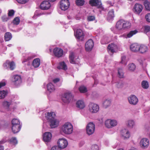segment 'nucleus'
<instances>
[{
    "label": "nucleus",
    "mask_w": 150,
    "mask_h": 150,
    "mask_svg": "<svg viewBox=\"0 0 150 150\" xmlns=\"http://www.w3.org/2000/svg\"><path fill=\"white\" fill-rule=\"evenodd\" d=\"M50 127L52 128H55L57 127L59 124V121L55 119H53L50 122Z\"/></svg>",
    "instance_id": "obj_24"
},
{
    "label": "nucleus",
    "mask_w": 150,
    "mask_h": 150,
    "mask_svg": "<svg viewBox=\"0 0 150 150\" xmlns=\"http://www.w3.org/2000/svg\"><path fill=\"white\" fill-rule=\"evenodd\" d=\"M124 72L122 69H119L118 70V75L120 78H123L124 77Z\"/></svg>",
    "instance_id": "obj_45"
},
{
    "label": "nucleus",
    "mask_w": 150,
    "mask_h": 150,
    "mask_svg": "<svg viewBox=\"0 0 150 150\" xmlns=\"http://www.w3.org/2000/svg\"><path fill=\"white\" fill-rule=\"evenodd\" d=\"M107 3L108 4L110 5L111 6H113V4H114V3H112L110 1H108Z\"/></svg>",
    "instance_id": "obj_63"
},
{
    "label": "nucleus",
    "mask_w": 150,
    "mask_h": 150,
    "mask_svg": "<svg viewBox=\"0 0 150 150\" xmlns=\"http://www.w3.org/2000/svg\"><path fill=\"white\" fill-rule=\"evenodd\" d=\"M138 32L136 30L130 31L127 34H124L121 36V37L124 38H129L132 37L134 35L136 34Z\"/></svg>",
    "instance_id": "obj_21"
},
{
    "label": "nucleus",
    "mask_w": 150,
    "mask_h": 150,
    "mask_svg": "<svg viewBox=\"0 0 150 150\" xmlns=\"http://www.w3.org/2000/svg\"><path fill=\"white\" fill-rule=\"evenodd\" d=\"M51 6V4L49 1H45L42 2L40 5V8L42 10H45L49 9Z\"/></svg>",
    "instance_id": "obj_18"
},
{
    "label": "nucleus",
    "mask_w": 150,
    "mask_h": 150,
    "mask_svg": "<svg viewBox=\"0 0 150 150\" xmlns=\"http://www.w3.org/2000/svg\"><path fill=\"white\" fill-rule=\"evenodd\" d=\"M111 101L110 99H107L105 100L103 102V107L105 108L110 106L111 104Z\"/></svg>",
    "instance_id": "obj_29"
},
{
    "label": "nucleus",
    "mask_w": 150,
    "mask_h": 150,
    "mask_svg": "<svg viewBox=\"0 0 150 150\" xmlns=\"http://www.w3.org/2000/svg\"><path fill=\"white\" fill-rule=\"evenodd\" d=\"M139 51L141 53H144L146 52L148 50L147 47L143 45H139Z\"/></svg>",
    "instance_id": "obj_26"
},
{
    "label": "nucleus",
    "mask_w": 150,
    "mask_h": 150,
    "mask_svg": "<svg viewBox=\"0 0 150 150\" xmlns=\"http://www.w3.org/2000/svg\"><path fill=\"white\" fill-rule=\"evenodd\" d=\"M89 4L92 6H96L98 8H100L101 7V3L100 0H90Z\"/></svg>",
    "instance_id": "obj_22"
},
{
    "label": "nucleus",
    "mask_w": 150,
    "mask_h": 150,
    "mask_svg": "<svg viewBox=\"0 0 150 150\" xmlns=\"http://www.w3.org/2000/svg\"><path fill=\"white\" fill-rule=\"evenodd\" d=\"M7 141V140L6 138L3 139L0 141V145H2V144H4Z\"/></svg>",
    "instance_id": "obj_59"
},
{
    "label": "nucleus",
    "mask_w": 150,
    "mask_h": 150,
    "mask_svg": "<svg viewBox=\"0 0 150 150\" xmlns=\"http://www.w3.org/2000/svg\"><path fill=\"white\" fill-rule=\"evenodd\" d=\"M139 45L137 43H134L131 45L130 49L133 52H136L139 51Z\"/></svg>",
    "instance_id": "obj_25"
},
{
    "label": "nucleus",
    "mask_w": 150,
    "mask_h": 150,
    "mask_svg": "<svg viewBox=\"0 0 150 150\" xmlns=\"http://www.w3.org/2000/svg\"><path fill=\"white\" fill-rule=\"evenodd\" d=\"M94 45V43L93 40L91 39L88 40L86 43L85 45V49L86 51H91Z\"/></svg>",
    "instance_id": "obj_16"
},
{
    "label": "nucleus",
    "mask_w": 150,
    "mask_h": 150,
    "mask_svg": "<svg viewBox=\"0 0 150 150\" xmlns=\"http://www.w3.org/2000/svg\"><path fill=\"white\" fill-rule=\"evenodd\" d=\"M117 121L115 119H108L105 122V127L108 129H111L116 126L117 125Z\"/></svg>",
    "instance_id": "obj_3"
},
{
    "label": "nucleus",
    "mask_w": 150,
    "mask_h": 150,
    "mask_svg": "<svg viewBox=\"0 0 150 150\" xmlns=\"http://www.w3.org/2000/svg\"><path fill=\"white\" fill-rule=\"evenodd\" d=\"M129 150H137V149L134 147H131Z\"/></svg>",
    "instance_id": "obj_64"
},
{
    "label": "nucleus",
    "mask_w": 150,
    "mask_h": 150,
    "mask_svg": "<svg viewBox=\"0 0 150 150\" xmlns=\"http://www.w3.org/2000/svg\"><path fill=\"white\" fill-rule=\"evenodd\" d=\"M51 150H62L58 146H53L51 149Z\"/></svg>",
    "instance_id": "obj_58"
},
{
    "label": "nucleus",
    "mask_w": 150,
    "mask_h": 150,
    "mask_svg": "<svg viewBox=\"0 0 150 150\" xmlns=\"http://www.w3.org/2000/svg\"><path fill=\"white\" fill-rule=\"evenodd\" d=\"M145 18L146 21L150 23V13H148L145 16Z\"/></svg>",
    "instance_id": "obj_53"
},
{
    "label": "nucleus",
    "mask_w": 150,
    "mask_h": 150,
    "mask_svg": "<svg viewBox=\"0 0 150 150\" xmlns=\"http://www.w3.org/2000/svg\"><path fill=\"white\" fill-rule=\"evenodd\" d=\"M11 104L10 102L6 101H4L2 102L3 106L7 110H9V108Z\"/></svg>",
    "instance_id": "obj_36"
},
{
    "label": "nucleus",
    "mask_w": 150,
    "mask_h": 150,
    "mask_svg": "<svg viewBox=\"0 0 150 150\" xmlns=\"http://www.w3.org/2000/svg\"><path fill=\"white\" fill-rule=\"evenodd\" d=\"M135 66L133 63L129 64L128 65V68L131 71H134L135 69Z\"/></svg>",
    "instance_id": "obj_47"
},
{
    "label": "nucleus",
    "mask_w": 150,
    "mask_h": 150,
    "mask_svg": "<svg viewBox=\"0 0 150 150\" xmlns=\"http://www.w3.org/2000/svg\"><path fill=\"white\" fill-rule=\"evenodd\" d=\"M73 130V126L70 122H67L62 125L60 129V132L62 134L69 135L71 134Z\"/></svg>",
    "instance_id": "obj_2"
},
{
    "label": "nucleus",
    "mask_w": 150,
    "mask_h": 150,
    "mask_svg": "<svg viewBox=\"0 0 150 150\" xmlns=\"http://www.w3.org/2000/svg\"><path fill=\"white\" fill-rule=\"evenodd\" d=\"M58 146L60 149H64L66 147L68 144L67 140L64 138H60L57 141Z\"/></svg>",
    "instance_id": "obj_8"
},
{
    "label": "nucleus",
    "mask_w": 150,
    "mask_h": 150,
    "mask_svg": "<svg viewBox=\"0 0 150 150\" xmlns=\"http://www.w3.org/2000/svg\"><path fill=\"white\" fill-rule=\"evenodd\" d=\"M12 81L13 84L16 86L20 85L22 83L21 76L18 75H14L12 78Z\"/></svg>",
    "instance_id": "obj_10"
},
{
    "label": "nucleus",
    "mask_w": 150,
    "mask_h": 150,
    "mask_svg": "<svg viewBox=\"0 0 150 150\" xmlns=\"http://www.w3.org/2000/svg\"><path fill=\"white\" fill-rule=\"evenodd\" d=\"M12 126L21 125L20 121L17 119H13L11 121Z\"/></svg>",
    "instance_id": "obj_40"
},
{
    "label": "nucleus",
    "mask_w": 150,
    "mask_h": 150,
    "mask_svg": "<svg viewBox=\"0 0 150 150\" xmlns=\"http://www.w3.org/2000/svg\"><path fill=\"white\" fill-rule=\"evenodd\" d=\"M99 110V106L96 104L91 103L88 105V110L92 113H96Z\"/></svg>",
    "instance_id": "obj_5"
},
{
    "label": "nucleus",
    "mask_w": 150,
    "mask_h": 150,
    "mask_svg": "<svg viewBox=\"0 0 150 150\" xmlns=\"http://www.w3.org/2000/svg\"><path fill=\"white\" fill-rule=\"evenodd\" d=\"M91 150H99V147L96 144L92 145L91 147Z\"/></svg>",
    "instance_id": "obj_52"
},
{
    "label": "nucleus",
    "mask_w": 150,
    "mask_h": 150,
    "mask_svg": "<svg viewBox=\"0 0 150 150\" xmlns=\"http://www.w3.org/2000/svg\"><path fill=\"white\" fill-rule=\"evenodd\" d=\"M13 23L14 24L18 25L20 23V19L18 17H16L14 19Z\"/></svg>",
    "instance_id": "obj_50"
},
{
    "label": "nucleus",
    "mask_w": 150,
    "mask_h": 150,
    "mask_svg": "<svg viewBox=\"0 0 150 150\" xmlns=\"http://www.w3.org/2000/svg\"><path fill=\"white\" fill-rule=\"evenodd\" d=\"M53 53L55 56L60 57L62 56L63 54V50L60 48H55L53 50Z\"/></svg>",
    "instance_id": "obj_20"
},
{
    "label": "nucleus",
    "mask_w": 150,
    "mask_h": 150,
    "mask_svg": "<svg viewBox=\"0 0 150 150\" xmlns=\"http://www.w3.org/2000/svg\"><path fill=\"white\" fill-rule=\"evenodd\" d=\"M144 33H146L150 31V26L146 25H145L142 28Z\"/></svg>",
    "instance_id": "obj_42"
},
{
    "label": "nucleus",
    "mask_w": 150,
    "mask_h": 150,
    "mask_svg": "<svg viewBox=\"0 0 150 150\" xmlns=\"http://www.w3.org/2000/svg\"><path fill=\"white\" fill-rule=\"evenodd\" d=\"M123 83L121 82H120L116 84L117 87L118 88H121L123 86Z\"/></svg>",
    "instance_id": "obj_55"
},
{
    "label": "nucleus",
    "mask_w": 150,
    "mask_h": 150,
    "mask_svg": "<svg viewBox=\"0 0 150 150\" xmlns=\"http://www.w3.org/2000/svg\"><path fill=\"white\" fill-rule=\"evenodd\" d=\"M8 142L11 145L15 146L18 144V141L16 137H13L9 139Z\"/></svg>",
    "instance_id": "obj_33"
},
{
    "label": "nucleus",
    "mask_w": 150,
    "mask_h": 150,
    "mask_svg": "<svg viewBox=\"0 0 150 150\" xmlns=\"http://www.w3.org/2000/svg\"><path fill=\"white\" fill-rule=\"evenodd\" d=\"M40 64V60L38 58L34 59L32 63V66L35 68L38 67Z\"/></svg>",
    "instance_id": "obj_28"
},
{
    "label": "nucleus",
    "mask_w": 150,
    "mask_h": 150,
    "mask_svg": "<svg viewBox=\"0 0 150 150\" xmlns=\"http://www.w3.org/2000/svg\"><path fill=\"white\" fill-rule=\"evenodd\" d=\"M42 14L40 13L39 11L37 10L35 11L34 15L33 16V18L34 19H35L36 18V17L40 16Z\"/></svg>",
    "instance_id": "obj_51"
},
{
    "label": "nucleus",
    "mask_w": 150,
    "mask_h": 150,
    "mask_svg": "<svg viewBox=\"0 0 150 150\" xmlns=\"http://www.w3.org/2000/svg\"><path fill=\"white\" fill-rule=\"evenodd\" d=\"M129 103L131 105H135L138 102V99L137 97L134 95H131L128 98Z\"/></svg>",
    "instance_id": "obj_13"
},
{
    "label": "nucleus",
    "mask_w": 150,
    "mask_h": 150,
    "mask_svg": "<svg viewBox=\"0 0 150 150\" xmlns=\"http://www.w3.org/2000/svg\"><path fill=\"white\" fill-rule=\"evenodd\" d=\"M84 0H76V4L79 6H82L84 4Z\"/></svg>",
    "instance_id": "obj_49"
},
{
    "label": "nucleus",
    "mask_w": 150,
    "mask_h": 150,
    "mask_svg": "<svg viewBox=\"0 0 150 150\" xmlns=\"http://www.w3.org/2000/svg\"><path fill=\"white\" fill-rule=\"evenodd\" d=\"M6 85V83L5 82H0V88L2 87L5 86Z\"/></svg>",
    "instance_id": "obj_62"
},
{
    "label": "nucleus",
    "mask_w": 150,
    "mask_h": 150,
    "mask_svg": "<svg viewBox=\"0 0 150 150\" xmlns=\"http://www.w3.org/2000/svg\"><path fill=\"white\" fill-rule=\"evenodd\" d=\"M109 52L113 53L117 52L119 49V47L114 43L109 44L108 47Z\"/></svg>",
    "instance_id": "obj_14"
},
{
    "label": "nucleus",
    "mask_w": 150,
    "mask_h": 150,
    "mask_svg": "<svg viewBox=\"0 0 150 150\" xmlns=\"http://www.w3.org/2000/svg\"><path fill=\"white\" fill-rule=\"evenodd\" d=\"M73 96L70 92H68L64 93L62 96V100L66 103H68L73 100Z\"/></svg>",
    "instance_id": "obj_6"
},
{
    "label": "nucleus",
    "mask_w": 150,
    "mask_h": 150,
    "mask_svg": "<svg viewBox=\"0 0 150 150\" xmlns=\"http://www.w3.org/2000/svg\"><path fill=\"white\" fill-rule=\"evenodd\" d=\"M142 86L143 88L147 89L149 86L148 82L146 81H143L142 82Z\"/></svg>",
    "instance_id": "obj_41"
},
{
    "label": "nucleus",
    "mask_w": 150,
    "mask_h": 150,
    "mask_svg": "<svg viewBox=\"0 0 150 150\" xmlns=\"http://www.w3.org/2000/svg\"><path fill=\"white\" fill-rule=\"evenodd\" d=\"M142 6L140 4H136L134 7L133 10L135 13L137 14H139L143 10Z\"/></svg>",
    "instance_id": "obj_17"
},
{
    "label": "nucleus",
    "mask_w": 150,
    "mask_h": 150,
    "mask_svg": "<svg viewBox=\"0 0 150 150\" xmlns=\"http://www.w3.org/2000/svg\"><path fill=\"white\" fill-rule=\"evenodd\" d=\"M144 5L147 10L150 11V2L148 1L144 3Z\"/></svg>",
    "instance_id": "obj_48"
},
{
    "label": "nucleus",
    "mask_w": 150,
    "mask_h": 150,
    "mask_svg": "<svg viewBox=\"0 0 150 150\" xmlns=\"http://www.w3.org/2000/svg\"><path fill=\"white\" fill-rule=\"evenodd\" d=\"M95 128V124L93 122L88 123L86 127L87 134L89 135L92 134L94 132Z\"/></svg>",
    "instance_id": "obj_4"
},
{
    "label": "nucleus",
    "mask_w": 150,
    "mask_h": 150,
    "mask_svg": "<svg viewBox=\"0 0 150 150\" xmlns=\"http://www.w3.org/2000/svg\"><path fill=\"white\" fill-rule=\"evenodd\" d=\"M14 11L13 10H11L9 11L8 13V16H12L14 15Z\"/></svg>",
    "instance_id": "obj_57"
},
{
    "label": "nucleus",
    "mask_w": 150,
    "mask_h": 150,
    "mask_svg": "<svg viewBox=\"0 0 150 150\" xmlns=\"http://www.w3.org/2000/svg\"><path fill=\"white\" fill-rule=\"evenodd\" d=\"M74 35L77 39L82 41L83 39L84 35L81 30L78 29L75 31Z\"/></svg>",
    "instance_id": "obj_9"
},
{
    "label": "nucleus",
    "mask_w": 150,
    "mask_h": 150,
    "mask_svg": "<svg viewBox=\"0 0 150 150\" xmlns=\"http://www.w3.org/2000/svg\"><path fill=\"white\" fill-rule=\"evenodd\" d=\"M47 90L50 92H53L55 90L54 86L51 83H49L47 85Z\"/></svg>",
    "instance_id": "obj_30"
},
{
    "label": "nucleus",
    "mask_w": 150,
    "mask_h": 150,
    "mask_svg": "<svg viewBox=\"0 0 150 150\" xmlns=\"http://www.w3.org/2000/svg\"><path fill=\"white\" fill-rule=\"evenodd\" d=\"M57 68L59 69H61L64 70H66L67 69V65L64 62H60Z\"/></svg>",
    "instance_id": "obj_34"
},
{
    "label": "nucleus",
    "mask_w": 150,
    "mask_h": 150,
    "mask_svg": "<svg viewBox=\"0 0 150 150\" xmlns=\"http://www.w3.org/2000/svg\"><path fill=\"white\" fill-rule=\"evenodd\" d=\"M139 144L140 147L142 148L146 149L149 146V140L146 138H143L140 140Z\"/></svg>",
    "instance_id": "obj_11"
},
{
    "label": "nucleus",
    "mask_w": 150,
    "mask_h": 150,
    "mask_svg": "<svg viewBox=\"0 0 150 150\" xmlns=\"http://www.w3.org/2000/svg\"><path fill=\"white\" fill-rule=\"evenodd\" d=\"M12 38L11 34L9 32L6 33L4 35V39L6 41H8L11 39Z\"/></svg>",
    "instance_id": "obj_38"
},
{
    "label": "nucleus",
    "mask_w": 150,
    "mask_h": 150,
    "mask_svg": "<svg viewBox=\"0 0 150 150\" xmlns=\"http://www.w3.org/2000/svg\"><path fill=\"white\" fill-rule=\"evenodd\" d=\"M70 5L69 0H62L60 3V8L63 11H65L67 10Z\"/></svg>",
    "instance_id": "obj_7"
},
{
    "label": "nucleus",
    "mask_w": 150,
    "mask_h": 150,
    "mask_svg": "<svg viewBox=\"0 0 150 150\" xmlns=\"http://www.w3.org/2000/svg\"><path fill=\"white\" fill-rule=\"evenodd\" d=\"M8 92L6 91L2 90L0 91V99H4L7 95Z\"/></svg>",
    "instance_id": "obj_39"
},
{
    "label": "nucleus",
    "mask_w": 150,
    "mask_h": 150,
    "mask_svg": "<svg viewBox=\"0 0 150 150\" xmlns=\"http://www.w3.org/2000/svg\"><path fill=\"white\" fill-rule=\"evenodd\" d=\"M2 20L3 21L5 22L7 21L8 19V18L6 16H3L2 18Z\"/></svg>",
    "instance_id": "obj_60"
},
{
    "label": "nucleus",
    "mask_w": 150,
    "mask_h": 150,
    "mask_svg": "<svg viewBox=\"0 0 150 150\" xmlns=\"http://www.w3.org/2000/svg\"><path fill=\"white\" fill-rule=\"evenodd\" d=\"M110 39L106 36H104L101 40V42L102 44H105L108 43L110 42Z\"/></svg>",
    "instance_id": "obj_35"
},
{
    "label": "nucleus",
    "mask_w": 150,
    "mask_h": 150,
    "mask_svg": "<svg viewBox=\"0 0 150 150\" xmlns=\"http://www.w3.org/2000/svg\"><path fill=\"white\" fill-rule=\"evenodd\" d=\"M45 117L48 121L50 122L53 119H55V114L54 112H47V114H45Z\"/></svg>",
    "instance_id": "obj_23"
},
{
    "label": "nucleus",
    "mask_w": 150,
    "mask_h": 150,
    "mask_svg": "<svg viewBox=\"0 0 150 150\" xmlns=\"http://www.w3.org/2000/svg\"><path fill=\"white\" fill-rule=\"evenodd\" d=\"M21 125L12 126V130L13 132L16 133L18 132L20 130Z\"/></svg>",
    "instance_id": "obj_31"
},
{
    "label": "nucleus",
    "mask_w": 150,
    "mask_h": 150,
    "mask_svg": "<svg viewBox=\"0 0 150 150\" xmlns=\"http://www.w3.org/2000/svg\"><path fill=\"white\" fill-rule=\"evenodd\" d=\"M52 137V134L49 132H46L43 135V139L45 142L48 143L50 142L51 140Z\"/></svg>",
    "instance_id": "obj_15"
},
{
    "label": "nucleus",
    "mask_w": 150,
    "mask_h": 150,
    "mask_svg": "<svg viewBox=\"0 0 150 150\" xmlns=\"http://www.w3.org/2000/svg\"><path fill=\"white\" fill-rule=\"evenodd\" d=\"M127 60L126 59V57L125 55L122 56L121 57V60L120 63L125 65L127 64Z\"/></svg>",
    "instance_id": "obj_46"
},
{
    "label": "nucleus",
    "mask_w": 150,
    "mask_h": 150,
    "mask_svg": "<svg viewBox=\"0 0 150 150\" xmlns=\"http://www.w3.org/2000/svg\"><path fill=\"white\" fill-rule=\"evenodd\" d=\"M131 26V23L129 21L121 19L117 22L115 28H112L111 30L114 33L119 34L120 31L127 30L130 28Z\"/></svg>",
    "instance_id": "obj_1"
},
{
    "label": "nucleus",
    "mask_w": 150,
    "mask_h": 150,
    "mask_svg": "<svg viewBox=\"0 0 150 150\" xmlns=\"http://www.w3.org/2000/svg\"><path fill=\"white\" fill-rule=\"evenodd\" d=\"M59 79L58 78H56L53 80V82L55 83H57V82H59Z\"/></svg>",
    "instance_id": "obj_61"
},
{
    "label": "nucleus",
    "mask_w": 150,
    "mask_h": 150,
    "mask_svg": "<svg viewBox=\"0 0 150 150\" xmlns=\"http://www.w3.org/2000/svg\"><path fill=\"white\" fill-rule=\"evenodd\" d=\"M76 107L80 109H83L85 106V105L83 101L81 100L78 101L76 103Z\"/></svg>",
    "instance_id": "obj_27"
},
{
    "label": "nucleus",
    "mask_w": 150,
    "mask_h": 150,
    "mask_svg": "<svg viewBox=\"0 0 150 150\" xmlns=\"http://www.w3.org/2000/svg\"><path fill=\"white\" fill-rule=\"evenodd\" d=\"M79 90L81 93H85L87 91L86 88L83 85L81 86L79 88Z\"/></svg>",
    "instance_id": "obj_44"
},
{
    "label": "nucleus",
    "mask_w": 150,
    "mask_h": 150,
    "mask_svg": "<svg viewBox=\"0 0 150 150\" xmlns=\"http://www.w3.org/2000/svg\"><path fill=\"white\" fill-rule=\"evenodd\" d=\"M114 17V11L113 10H112L108 12L107 19L109 21H110L113 19Z\"/></svg>",
    "instance_id": "obj_37"
},
{
    "label": "nucleus",
    "mask_w": 150,
    "mask_h": 150,
    "mask_svg": "<svg viewBox=\"0 0 150 150\" xmlns=\"http://www.w3.org/2000/svg\"><path fill=\"white\" fill-rule=\"evenodd\" d=\"M95 18L94 16H91L88 17L87 20L88 21H91L94 20Z\"/></svg>",
    "instance_id": "obj_56"
},
{
    "label": "nucleus",
    "mask_w": 150,
    "mask_h": 150,
    "mask_svg": "<svg viewBox=\"0 0 150 150\" xmlns=\"http://www.w3.org/2000/svg\"><path fill=\"white\" fill-rule=\"evenodd\" d=\"M74 53L71 52L69 55L70 61L71 63L74 64L75 62L74 60Z\"/></svg>",
    "instance_id": "obj_43"
},
{
    "label": "nucleus",
    "mask_w": 150,
    "mask_h": 150,
    "mask_svg": "<svg viewBox=\"0 0 150 150\" xmlns=\"http://www.w3.org/2000/svg\"><path fill=\"white\" fill-rule=\"evenodd\" d=\"M29 0H16L19 3L24 4H25Z\"/></svg>",
    "instance_id": "obj_54"
},
{
    "label": "nucleus",
    "mask_w": 150,
    "mask_h": 150,
    "mask_svg": "<svg viewBox=\"0 0 150 150\" xmlns=\"http://www.w3.org/2000/svg\"><path fill=\"white\" fill-rule=\"evenodd\" d=\"M4 66L7 68H9L11 70H13L15 67V64L13 62H10L9 61L7 60L4 64Z\"/></svg>",
    "instance_id": "obj_19"
},
{
    "label": "nucleus",
    "mask_w": 150,
    "mask_h": 150,
    "mask_svg": "<svg viewBox=\"0 0 150 150\" xmlns=\"http://www.w3.org/2000/svg\"><path fill=\"white\" fill-rule=\"evenodd\" d=\"M127 125L130 128H132L135 125L134 121L132 120H129L126 122Z\"/></svg>",
    "instance_id": "obj_32"
},
{
    "label": "nucleus",
    "mask_w": 150,
    "mask_h": 150,
    "mask_svg": "<svg viewBox=\"0 0 150 150\" xmlns=\"http://www.w3.org/2000/svg\"><path fill=\"white\" fill-rule=\"evenodd\" d=\"M120 136L123 139H127L130 137V134L128 130L125 129L121 131Z\"/></svg>",
    "instance_id": "obj_12"
}]
</instances>
